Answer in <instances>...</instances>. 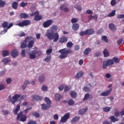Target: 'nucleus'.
Returning <instances> with one entry per match:
<instances>
[{
    "label": "nucleus",
    "mask_w": 124,
    "mask_h": 124,
    "mask_svg": "<svg viewBox=\"0 0 124 124\" xmlns=\"http://www.w3.org/2000/svg\"><path fill=\"white\" fill-rule=\"evenodd\" d=\"M21 97V95L19 94H16L11 98V95H9L8 98L10 101L12 103V104H15L16 103L17 100H18V98H20Z\"/></svg>",
    "instance_id": "obj_4"
},
{
    "label": "nucleus",
    "mask_w": 124,
    "mask_h": 124,
    "mask_svg": "<svg viewBox=\"0 0 124 124\" xmlns=\"http://www.w3.org/2000/svg\"><path fill=\"white\" fill-rule=\"evenodd\" d=\"M70 95L72 98H75L77 96V93L75 91H72L70 93Z\"/></svg>",
    "instance_id": "obj_35"
},
{
    "label": "nucleus",
    "mask_w": 124,
    "mask_h": 124,
    "mask_svg": "<svg viewBox=\"0 0 124 124\" xmlns=\"http://www.w3.org/2000/svg\"><path fill=\"white\" fill-rule=\"evenodd\" d=\"M16 120L17 121L20 120L21 122H26V121H27V116L26 115L23 114V111H21L20 113L17 114Z\"/></svg>",
    "instance_id": "obj_5"
},
{
    "label": "nucleus",
    "mask_w": 124,
    "mask_h": 124,
    "mask_svg": "<svg viewBox=\"0 0 124 124\" xmlns=\"http://www.w3.org/2000/svg\"><path fill=\"white\" fill-rule=\"evenodd\" d=\"M5 89V85L4 84H1L0 85V91H2Z\"/></svg>",
    "instance_id": "obj_56"
},
{
    "label": "nucleus",
    "mask_w": 124,
    "mask_h": 124,
    "mask_svg": "<svg viewBox=\"0 0 124 124\" xmlns=\"http://www.w3.org/2000/svg\"><path fill=\"white\" fill-rule=\"evenodd\" d=\"M118 19H124V14L117 16Z\"/></svg>",
    "instance_id": "obj_63"
},
{
    "label": "nucleus",
    "mask_w": 124,
    "mask_h": 124,
    "mask_svg": "<svg viewBox=\"0 0 124 124\" xmlns=\"http://www.w3.org/2000/svg\"><path fill=\"white\" fill-rule=\"evenodd\" d=\"M35 42V39H33L31 40L29 43L28 45V48H32L33 47V45L34 44V42Z\"/></svg>",
    "instance_id": "obj_18"
},
{
    "label": "nucleus",
    "mask_w": 124,
    "mask_h": 124,
    "mask_svg": "<svg viewBox=\"0 0 124 124\" xmlns=\"http://www.w3.org/2000/svg\"><path fill=\"white\" fill-rule=\"evenodd\" d=\"M59 42V43H61V44H63L64 42H67V37L65 36H62L60 39Z\"/></svg>",
    "instance_id": "obj_12"
},
{
    "label": "nucleus",
    "mask_w": 124,
    "mask_h": 124,
    "mask_svg": "<svg viewBox=\"0 0 124 124\" xmlns=\"http://www.w3.org/2000/svg\"><path fill=\"white\" fill-rule=\"evenodd\" d=\"M45 101L46 102V104H48V105H50L52 104V102L51 101V100L49 99L48 97H46L45 98Z\"/></svg>",
    "instance_id": "obj_31"
},
{
    "label": "nucleus",
    "mask_w": 124,
    "mask_h": 124,
    "mask_svg": "<svg viewBox=\"0 0 124 124\" xmlns=\"http://www.w3.org/2000/svg\"><path fill=\"white\" fill-rule=\"evenodd\" d=\"M108 27L110 30L112 31H116L117 27L115 25H114V24L113 23L109 24Z\"/></svg>",
    "instance_id": "obj_15"
},
{
    "label": "nucleus",
    "mask_w": 124,
    "mask_h": 124,
    "mask_svg": "<svg viewBox=\"0 0 124 124\" xmlns=\"http://www.w3.org/2000/svg\"><path fill=\"white\" fill-rule=\"evenodd\" d=\"M69 117H70V114L69 113H67L65 114L62 117L61 120V122L64 123L69 119Z\"/></svg>",
    "instance_id": "obj_8"
},
{
    "label": "nucleus",
    "mask_w": 124,
    "mask_h": 124,
    "mask_svg": "<svg viewBox=\"0 0 124 124\" xmlns=\"http://www.w3.org/2000/svg\"><path fill=\"white\" fill-rule=\"evenodd\" d=\"M12 7L13 9H17L18 8V2L14 1L12 3Z\"/></svg>",
    "instance_id": "obj_22"
},
{
    "label": "nucleus",
    "mask_w": 124,
    "mask_h": 124,
    "mask_svg": "<svg viewBox=\"0 0 124 124\" xmlns=\"http://www.w3.org/2000/svg\"><path fill=\"white\" fill-rule=\"evenodd\" d=\"M27 124H37L36 123V122L35 121H32V120H31L30 121H29Z\"/></svg>",
    "instance_id": "obj_64"
},
{
    "label": "nucleus",
    "mask_w": 124,
    "mask_h": 124,
    "mask_svg": "<svg viewBox=\"0 0 124 124\" xmlns=\"http://www.w3.org/2000/svg\"><path fill=\"white\" fill-rule=\"evenodd\" d=\"M78 22V19L75 18H73L71 19V23H73V24H74V23H77Z\"/></svg>",
    "instance_id": "obj_61"
},
{
    "label": "nucleus",
    "mask_w": 124,
    "mask_h": 124,
    "mask_svg": "<svg viewBox=\"0 0 124 124\" xmlns=\"http://www.w3.org/2000/svg\"><path fill=\"white\" fill-rule=\"evenodd\" d=\"M107 66H108V64H107L105 61H104L103 62L102 68H104V69H105L106 68H107Z\"/></svg>",
    "instance_id": "obj_46"
},
{
    "label": "nucleus",
    "mask_w": 124,
    "mask_h": 124,
    "mask_svg": "<svg viewBox=\"0 0 124 124\" xmlns=\"http://www.w3.org/2000/svg\"><path fill=\"white\" fill-rule=\"evenodd\" d=\"M2 62L4 63V64H7L8 62H9V58H5L2 61Z\"/></svg>",
    "instance_id": "obj_33"
},
{
    "label": "nucleus",
    "mask_w": 124,
    "mask_h": 124,
    "mask_svg": "<svg viewBox=\"0 0 124 124\" xmlns=\"http://www.w3.org/2000/svg\"><path fill=\"white\" fill-rule=\"evenodd\" d=\"M80 120V117L76 116L74 117L71 121V123H75L76 122H78Z\"/></svg>",
    "instance_id": "obj_27"
},
{
    "label": "nucleus",
    "mask_w": 124,
    "mask_h": 124,
    "mask_svg": "<svg viewBox=\"0 0 124 124\" xmlns=\"http://www.w3.org/2000/svg\"><path fill=\"white\" fill-rule=\"evenodd\" d=\"M103 54L105 58H107V57H109V51H108V50H107V49L105 48L104 49Z\"/></svg>",
    "instance_id": "obj_25"
},
{
    "label": "nucleus",
    "mask_w": 124,
    "mask_h": 124,
    "mask_svg": "<svg viewBox=\"0 0 124 124\" xmlns=\"http://www.w3.org/2000/svg\"><path fill=\"white\" fill-rule=\"evenodd\" d=\"M83 75H84V73L83 71H80L76 74L75 76V78L77 79H79V78H81Z\"/></svg>",
    "instance_id": "obj_19"
},
{
    "label": "nucleus",
    "mask_w": 124,
    "mask_h": 124,
    "mask_svg": "<svg viewBox=\"0 0 124 124\" xmlns=\"http://www.w3.org/2000/svg\"><path fill=\"white\" fill-rule=\"evenodd\" d=\"M5 1L0 0V7H4V5H5Z\"/></svg>",
    "instance_id": "obj_45"
},
{
    "label": "nucleus",
    "mask_w": 124,
    "mask_h": 124,
    "mask_svg": "<svg viewBox=\"0 0 124 124\" xmlns=\"http://www.w3.org/2000/svg\"><path fill=\"white\" fill-rule=\"evenodd\" d=\"M42 109L43 110H48V109H50L51 106L48 104H42L41 105Z\"/></svg>",
    "instance_id": "obj_14"
},
{
    "label": "nucleus",
    "mask_w": 124,
    "mask_h": 124,
    "mask_svg": "<svg viewBox=\"0 0 124 124\" xmlns=\"http://www.w3.org/2000/svg\"><path fill=\"white\" fill-rule=\"evenodd\" d=\"M89 97H90V93H87L85 95L84 97L83 98V100H88Z\"/></svg>",
    "instance_id": "obj_48"
},
{
    "label": "nucleus",
    "mask_w": 124,
    "mask_h": 124,
    "mask_svg": "<svg viewBox=\"0 0 124 124\" xmlns=\"http://www.w3.org/2000/svg\"><path fill=\"white\" fill-rule=\"evenodd\" d=\"M12 82V79H11V78H7L6 79V83L8 84V85H9L11 82Z\"/></svg>",
    "instance_id": "obj_60"
},
{
    "label": "nucleus",
    "mask_w": 124,
    "mask_h": 124,
    "mask_svg": "<svg viewBox=\"0 0 124 124\" xmlns=\"http://www.w3.org/2000/svg\"><path fill=\"white\" fill-rule=\"evenodd\" d=\"M106 62H107L108 65L111 66V65H113L114 64V62L112 60H108V61H105Z\"/></svg>",
    "instance_id": "obj_30"
},
{
    "label": "nucleus",
    "mask_w": 124,
    "mask_h": 124,
    "mask_svg": "<svg viewBox=\"0 0 124 124\" xmlns=\"http://www.w3.org/2000/svg\"><path fill=\"white\" fill-rule=\"evenodd\" d=\"M19 16L21 19H28L29 18V15L25 13L20 14Z\"/></svg>",
    "instance_id": "obj_16"
},
{
    "label": "nucleus",
    "mask_w": 124,
    "mask_h": 124,
    "mask_svg": "<svg viewBox=\"0 0 124 124\" xmlns=\"http://www.w3.org/2000/svg\"><path fill=\"white\" fill-rule=\"evenodd\" d=\"M57 31H58V26L53 25L51 27L50 30L47 31L45 36L49 40L54 39L53 42H57L59 38V33L56 32Z\"/></svg>",
    "instance_id": "obj_1"
},
{
    "label": "nucleus",
    "mask_w": 124,
    "mask_h": 124,
    "mask_svg": "<svg viewBox=\"0 0 124 124\" xmlns=\"http://www.w3.org/2000/svg\"><path fill=\"white\" fill-rule=\"evenodd\" d=\"M2 28H3V29H5V28H7L8 27V22L4 21L2 23Z\"/></svg>",
    "instance_id": "obj_40"
},
{
    "label": "nucleus",
    "mask_w": 124,
    "mask_h": 124,
    "mask_svg": "<svg viewBox=\"0 0 124 124\" xmlns=\"http://www.w3.org/2000/svg\"><path fill=\"white\" fill-rule=\"evenodd\" d=\"M53 24V20L51 19L47 20L45 21L43 24V27L44 28H49Z\"/></svg>",
    "instance_id": "obj_7"
},
{
    "label": "nucleus",
    "mask_w": 124,
    "mask_h": 124,
    "mask_svg": "<svg viewBox=\"0 0 124 124\" xmlns=\"http://www.w3.org/2000/svg\"><path fill=\"white\" fill-rule=\"evenodd\" d=\"M110 110H111V108L109 107H106L103 108L104 112H109Z\"/></svg>",
    "instance_id": "obj_44"
},
{
    "label": "nucleus",
    "mask_w": 124,
    "mask_h": 124,
    "mask_svg": "<svg viewBox=\"0 0 124 124\" xmlns=\"http://www.w3.org/2000/svg\"><path fill=\"white\" fill-rule=\"evenodd\" d=\"M73 46V43L71 42H69L67 43V48H71Z\"/></svg>",
    "instance_id": "obj_49"
},
{
    "label": "nucleus",
    "mask_w": 124,
    "mask_h": 124,
    "mask_svg": "<svg viewBox=\"0 0 124 124\" xmlns=\"http://www.w3.org/2000/svg\"><path fill=\"white\" fill-rule=\"evenodd\" d=\"M44 75H42V76H40L39 77V81L40 83H43V82H44Z\"/></svg>",
    "instance_id": "obj_38"
},
{
    "label": "nucleus",
    "mask_w": 124,
    "mask_h": 124,
    "mask_svg": "<svg viewBox=\"0 0 124 124\" xmlns=\"http://www.w3.org/2000/svg\"><path fill=\"white\" fill-rule=\"evenodd\" d=\"M61 94H56L55 95V100H60V99H61Z\"/></svg>",
    "instance_id": "obj_50"
},
{
    "label": "nucleus",
    "mask_w": 124,
    "mask_h": 124,
    "mask_svg": "<svg viewBox=\"0 0 124 124\" xmlns=\"http://www.w3.org/2000/svg\"><path fill=\"white\" fill-rule=\"evenodd\" d=\"M52 52H53V50L52 49V48H49L46 50V54H47L48 55H51L50 54H51V53H52Z\"/></svg>",
    "instance_id": "obj_53"
},
{
    "label": "nucleus",
    "mask_w": 124,
    "mask_h": 124,
    "mask_svg": "<svg viewBox=\"0 0 124 124\" xmlns=\"http://www.w3.org/2000/svg\"><path fill=\"white\" fill-rule=\"evenodd\" d=\"M88 111V108H85L79 109L78 111V113H79L80 115H83L86 113Z\"/></svg>",
    "instance_id": "obj_23"
},
{
    "label": "nucleus",
    "mask_w": 124,
    "mask_h": 124,
    "mask_svg": "<svg viewBox=\"0 0 124 124\" xmlns=\"http://www.w3.org/2000/svg\"><path fill=\"white\" fill-rule=\"evenodd\" d=\"M27 44L22 42L21 44V45L20 46V48H21V49H25V48H27Z\"/></svg>",
    "instance_id": "obj_39"
},
{
    "label": "nucleus",
    "mask_w": 124,
    "mask_h": 124,
    "mask_svg": "<svg viewBox=\"0 0 124 124\" xmlns=\"http://www.w3.org/2000/svg\"><path fill=\"white\" fill-rule=\"evenodd\" d=\"M51 55H47L45 59V62H50V61H51Z\"/></svg>",
    "instance_id": "obj_32"
},
{
    "label": "nucleus",
    "mask_w": 124,
    "mask_h": 124,
    "mask_svg": "<svg viewBox=\"0 0 124 124\" xmlns=\"http://www.w3.org/2000/svg\"><path fill=\"white\" fill-rule=\"evenodd\" d=\"M11 27H13V23H10L9 26H8L7 27L6 29H4L2 31H1V34H4V33L7 32V31H8V30H9Z\"/></svg>",
    "instance_id": "obj_11"
},
{
    "label": "nucleus",
    "mask_w": 124,
    "mask_h": 124,
    "mask_svg": "<svg viewBox=\"0 0 124 124\" xmlns=\"http://www.w3.org/2000/svg\"><path fill=\"white\" fill-rule=\"evenodd\" d=\"M91 87H92V85H91V83H89V84L87 85V86L84 87L82 90L83 92L88 93L90 92V88H91Z\"/></svg>",
    "instance_id": "obj_17"
},
{
    "label": "nucleus",
    "mask_w": 124,
    "mask_h": 124,
    "mask_svg": "<svg viewBox=\"0 0 124 124\" xmlns=\"http://www.w3.org/2000/svg\"><path fill=\"white\" fill-rule=\"evenodd\" d=\"M41 51H38L36 50H33L31 51V53L30 54L29 57L31 60H34L36 58V55H38Z\"/></svg>",
    "instance_id": "obj_6"
},
{
    "label": "nucleus",
    "mask_w": 124,
    "mask_h": 124,
    "mask_svg": "<svg viewBox=\"0 0 124 124\" xmlns=\"http://www.w3.org/2000/svg\"><path fill=\"white\" fill-rule=\"evenodd\" d=\"M66 8V4H63L61 5L60 7V10H64L65 8Z\"/></svg>",
    "instance_id": "obj_59"
},
{
    "label": "nucleus",
    "mask_w": 124,
    "mask_h": 124,
    "mask_svg": "<svg viewBox=\"0 0 124 124\" xmlns=\"http://www.w3.org/2000/svg\"><path fill=\"white\" fill-rule=\"evenodd\" d=\"M113 62H116V63H119L120 62V59L117 58V57H114L112 59Z\"/></svg>",
    "instance_id": "obj_43"
},
{
    "label": "nucleus",
    "mask_w": 124,
    "mask_h": 124,
    "mask_svg": "<svg viewBox=\"0 0 124 124\" xmlns=\"http://www.w3.org/2000/svg\"><path fill=\"white\" fill-rule=\"evenodd\" d=\"M32 115L33 116V117H35V118H39L40 117V115L39 113L37 112H35L32 113Z\"/></svg>",
    "instance_id": "obj_41"
},
{
    "label": "nucleus",
    "mask_w": 124,
    "mask_h": 124,
    "mask_svg": "<svg viewBox=\"0 0 124 124\" xmlns=\"http://www.w3.org/2000/svg\"><path fill=\"white\" fill-rule=\"evenodd\" d=\"M91 51L92 49L91 48H87L84 51L83 54L85 55V56H88V55L91 53Z\"/></svg>",
    "instance_id": "obj_21"
},
{
    "label": "nucleus",
    "mask_w": 124,
    "mask_h": 124,
    "mask_svg": "<svg viewBox=\"0 0 124 124\" xmlns=\"http://www.w3.org/2000/svg\"><path fill=\"white\" fill-rule=\"evenodd\" d=\"M86 31L87 35H92V34H93L94 33V30L93 29H89Z\"/></svg>",
    "instance_id": "obj_13"
},
{
    "label": "nucleus",
    "mask_w": 124,
    "mask_h": 124,
    "mask_svg": "<svg viewBox=\"0 0 124 124\" xmlns=\"http://www.w3.org/2000/svg\"><path fill=\"white\" fill-rule=\"evenodd\" d=\"M42 99V97L39 96L38 95H34L33 96L32 101H34V100H41Z\"/></svg>",
    "instance_id": "obj_20"
},
{
    "label": "nucleus",
    "mask_w": 124,
    "mask_h": 124,
    "mask_svg": "<svg viewBox=\"0 0 124 124\" xmlns=\"http://www.w3.org/2000/svg\"><path fill=\"white\" fill-rule=\"evenodd\" d=\"M31 24V22L30 20H24L19 21L16 26H18V27H20L21 28H24V27L29 26Z\"/></svg>",
    "instance_id": "obj_3"
},
{
    "label": "nucleus",
    "mask_w": 124,
    "mask_h": 124,
    "mask_svg": "<svg viewBox=\"0 0 124 124\" xmlns=\"http://www.w3.org/2000/svg\"><path fill=\"white\" fill-rule=\"evenodd\" d=\"M85 34H87V31L86 30L81 31L79 33L80 36H83V35H85Z\"/></svg>",
    "instance_id": "obj_58"
},
{
    "label": "nucleus",
    "mask_w": 124,
    "mask_h": 124,
    "mask_svg": "<svg viewBox=\"0 0 124 124\" xmlns=\"http://www.w3.org/2000/svg\"><path fill=\"white\" fill-rule=\"evenodd\" d=\"M75 8L77 9L78 11H82V8L79 5H77L75 6Z\"/></svg>",
    "instance_id": "obj_54"
},
{
    "label": "nucleus",
    "mask_w": 124,
    "mask_h": 124,
    "mask_svg": "<svg viewBox=\"0 0 124 124\" xmlns=\"http://www.w3.org/2000/svg\"><path fill=\"white\" fill-rule=\"evenodd\" d=\"M102 40L105 42H106V43L108 42V39H107V36H102Z\"/></svg>",
    "instance_id": "obj_47"
},
{
    "label": "nucleus",
    "mask_w": 124,
    "mask_h": 124,
    "mask_svg": "<svg viewBox=\"0 0 124 124\" xmlns=\"http://www.w3.org/2000/svg\"><path fill=\"white\" fill-rule=\"evenodd\" d=\"M111 92H112V89H110L107 91L102 93L100 95L101 96H107V95H109V94H110Z\"/></svg>",
    "instance_id": "obj_9"
},
{
    "label": "nucleus",
    "mask_w": 124,
    "mask_h": 124,
    "mask_svg": "<svg viewBox=\"0 0 124 124\" xmlns=\"http://www.w3.org/2000/svg\"><path fill=\"white\" fill-rule=\"evenodd\" d=\"M33 38L31 36H28L25 39V42H28V41H30V40H31Z\"/></svg>",
    "instance_id": "obj_42"
},
{
    "label": "nucleus",
    "mask_w": 124,
    "mask_h": 124,
    "mask_svg": "<svg viewBox=\"0 0 124 124\" xmlns=\"http://www.w3.org/2000/svg\"><path fill=\"white\" fill-rule=\"evenodd\" d=\"M110 4L111 6H115V5L117 4V2H116V0H111L110 2Z\"/></svg>",
    "instance_id": "obj_52"
},
{
    "label": "nucleus",
    "mask_w": 124,
    "mask_h": 124,
    "mask_svg": "<svg viewBox=\"0 0 124 124\" xmlns=\"http://www.w3.org/2000/svg\"><path fill=\"white\" fill-rule=\"evenodd\" d=\"M20 107L21 106H20V105H17L16 109L13 111L15 115H18V112H19Z\"/></svg>",
    "instance_id": "obj_24"
},
{
    "label": "nucleus",
    "mask_w": 124,
    "mask_h": 124,
    "mask_svg": "<svg viewBox=\"0 0 124 124\" xmlns=\"http://www.w3.org/2000/svg\"><path fill=\"white\" fill-rule=\"evenodd\" d=\"M124 41V39H123L122 38H120L119 39L118 41H117V45H118L119 46H120V45H121V44H122V43H123V42Z\"/></svg>",
    "instance_id": "obj_51"
},
{
    "label": "nucleus",
    "mask_w": 124,
    "mask_h": 124,
    "mask_svg": "<svg viewBox=\"0 0 124 124\" xmlns=\"http://www.w3.org/2000/svg\"><path fill=\"white\" fill-rule=\"evenodd\" d=\"M27 4H28V2L25 3V2H22L20 4V6H21V7H25V6H26Z\"/></svg>",
    "instance_id": "obj_57"
},
{
    "label": "nucleus",
    "mask_w": 124,
    "mask_h": 124,
    "mask_svg": "<svg viewBox=\"0 0 124 124\" xmlns=\"http://www.w3.org/2000/svg\"><path fill=\"white\" fill-rule=\"evenodd\" d=\"M68 104L69 106H73L74 105V101L72 99L68 100Z\"/></svg>",
    "instance_id": "obj_37"
},
{
    "label": "nucleus",
    "mask_w": 124,
    "mask_h": 124,
    "mask_svg": "<svg viewBox=\"0 0 124 124\" xmlns=\"http://www.w3.org/2000/svg\"><path fill=\"white\" fill-rule=\"evenodd\" d=\"M42 90L44 92H47V91L48 90V87H47V86L45 85H43L42 87Z\"/></svg>",
    "instance_id": "obj_55"
},
{
    "label": "nucleus",
    "mask_w": 124,
    "mask_h": 124,
    "mask_svg": "<svg viewBox=\"0 0 124 124\" xmlns=\"http://www.w3.org/2000/svg\"><path fill=\"white\" fill-rule=\"evenodd\" d=\"M109 119L111 121V122H112V123H116V122H118V121H119V119L115 118V116H110Z\"/></svg>",
    "instance_id": "obj_28"
},
{
    "label": "nucleus",
    "mask_w": 124,
    "mask_h": 124,
    "mask_svg": "<svg viewBox=\"0 0 124 124\" xmlns=\"http://www.w3.org/2000/svg\"><path fill=\"white\" fill-rule=\"evenodd\" d=\"M72 29L74 31H77L79 29V25L77 23H74L73 24Z\"/></svg>",
    "instance_id": "obj_26"
},
{
    "label": "nucleus",
    "mask_w": 124,
    "mask_h": 124,
    "mask_svg": "<svg viewBox=\"0 0 124 124\" xmlns=\"http://www.w3.org/2000/svg\"><path fill=\"white\" fill-rule=\"evenodd\" d=\"M17 35L19 37H22L23 36H25V35H26V33L24 32H21L19 34H17Z\"/></svg>",
    "instance_id": "obj_62"
},
{
    "label": "nucleus",
    "mask_w": 124,
    "mask_h": 124,
    "mask_svg": "<svg viewBox=\"0 0 124 124\" xmlns=\"http://www.w3.org/2000/svg\"><path fill=\"white\" fill-rule=\"evenodd\" d=\"M116 15V10H113L108 16V17H113Z\"/></svg>",
    "instance_id": "obj_36"
},
{
    "label": "nucleus",
    "mask_w": 124,
    "mask_h": 124,
    "mask_svg": "<svg viewBox=\"0 0 124 124\" xmlns=\"http://www.w3.org/2000/svg\"><path fill=\"white\" fill-rule=\"evenodd\" d=\"M35 21H40L42 20V16H35L34 18Z\"/></svg>",
    "instance_id": "obj_34"
},
{
    "label": "nucleus",
    "mask_w": 124,
    "mask_h": 124,
    "mask_svg": "<svg viewBox=\"0 0 124 124\" xmlns=\"http://www.w3.org/2000/svg\"><path fill=\"white\" fill-rule=\"evenodd\" d=\"M2 55L3 57H7L9 56V52L8 50H3L2 51Z\"/></svg>",
    "instance_id": "obj_29"
},
{
    "label": "nucleus",
    "mask_w": 124,
    "mask_h": 124,
    "mask_svg": "<svg viewBox=\"0 0 124 124\" xmlns=\"http://www.w3.org/2000/svg\"><path fill=\"white\" fill-rule=\"evenodd\" d=\"M59 53H61L59 56L60 59L62 60L67 58V55L68 54H72V50L70 49H67V48H63L59 50Z\"/></svg>",
    "instance_id": "obj_2"
},
{
    "label": "nucleus",
    "mask_w": 124,
    "mask_h": 124,
    "mask_svg": "<svg viewBox=\"0 0 124 124\" xmlns=\"http://www.w3.org/2000/svg\"><path fill=\"white\" fill-rule=\"evenodd\" d=\"M11 55L13 58H16L19 55V51L17 49H14L11 52Z\"/></svg>",
    "instance_id": "obj_10"
}]
</instances>
